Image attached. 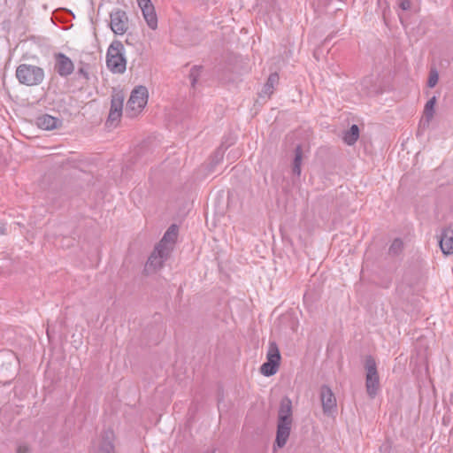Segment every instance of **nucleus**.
Listing matches in <instances>:
<instances>
[{
    "instance_id": "423d86ee",
    "label": "nucleus",
    "mask_w": 453,
    "mask_h": 453,
    "mask_svg": "<svg viewBox=\"0 0 453 453\" xmlns=\"http://www.w3.org/2000/svg\"><path fill=\"white\" fill-rule=\"evenodd\" d=\"M171 252L168 249H162L156 245L154 250L148 258L144 266V273L149 274L160 269L165 261L167 260Z\"/></svg>"
},
{
    "instance_id": "4468645a",
    "label": "nucleus",
    "mask_w": 453,
    "mask_h": 453,
    "mask_svg": "<svg viewBox=\"0 0 453 453\" xmlns=\"http://www.w3.org/2000/svg\"><path fill=\"white\" fill-rule=\"evenodd\" d=\"M113 438L114 434L111 430L104 431L96 453H115Z\"/></svg>"
},
{
    "instance_id": "412c9836",
    "label": "nucleus",
    "mask_w": 453,
    "mask_h": 453,
    "mask_svg": "<svg viewBox=\"0 0 453 453\" xmlns=\"http://www.w3.org/2000/svg\"><path fill=\"white\" fill-rule=\"evenodd\" d=\"M436 104V96H432L426 104L424 108V118L426 119V121L429 123L432 119L434 118V106Z\"/></svg>"
},
{
    "instance_id": "393cba45",
    "label": "nucleus",
    "mask_w": 453,
    "mask_h": 453,
    "mask_svg": "<svg viewBox=\"0 0 453 453\" xmlns=\"http://www.w3.org/2000/svg\"><path fill=\"white\" fill-rule=\"evenodd\" d=\"M199 73H200V67L199 66L194 65L190 69L188 77L190 79L191 86L193 88L195 87L196 83L197 82V80H198V77H199Z\"/></svg>"
},
{
    "instance_id": "4be33fe9",
    "label": "nucleus",
    "mask_w": 453,
    "mask_h": 453,
    "mask_svg": "<svg viewBox=\"0 0 453 453\" xmlns=\"http://www.w3.org/2000/svg\"><path fill=\"white\" fill-rule=\"evenodd\" d=\"M123 96L119 95L112 96L111 102V111H119L122 112L123 109Z\"/></svg>"
},
{
    "instance_id": "2eb2a0df",
    "label": "nucleus",
    "mask_w": 453,
    "mask_h": 453,
    "mask_svg": "<svg viewBox=\"0 0 453 453\" xmlns=\"http://www.w3.org/2000/svg\"><path fill=\"white\" fill-rule=\"evenodd\" d=\"M67 196L57 188H51L46 193V199L55 207H60Z\"/></svg>"
},
{
    "instance_id": "cd10ccee",
    "label": "nucleus",
    "mask_w": 453,
    "mask_h": 453,
    "mask_svg": "<svg viewBox=\"0 0 453 453\" xmlns=\"http://www.w3.org/2000/svg\"><path fill=\"white\" fill-rule=\"evenodd\" d=\"M398 6L403 11H408L411 7V3L410 0H398Z\"/></svg>"
},
{
    "instance_id": "c756f323",
    "label": "nucleus",
    "mask_w": 453,
    "mask_h": 453,
    "mask_svg": "<svg viewBox=\"0 0 453 453\" xmlns=\"http://www.w3.org/2000/svg\"><path fill=\"white\" fill-rule=\"evenodd\" d=\"M29 452H30V449L27 445H19L17 448V453H29Z\"/></svg>"
},
{
    "instance_id": "1a4fd4ad",
    "label": "nucleus",
    "mask_w": 453,
    "mask_h": 453,
    "mask_svg": "<svg viewBox=\"0 0 453 453\" xmlns=\"http://www.w3.org/2000/svg\"><path fill=\"white\" fill-rule=\"evenodd\" d=\"M55 71L61 77H67L73 73L74 65L73 61L65 54L58 52L54 55Z\"/></svg>"
},
{
    "instance_id": "2f4dec72",
    "label": "nucleus",
    "mask_w": 453,
    "mask_h": 453,
    "mask_svg": "<svg viewBox=\"0 0 453 453\" xmlns=\"http://www.w3.org/2000/svg\"><path fill=\"white\" fill-rule=\"evenodd\" d=\"M6 234L5 225L0 220V234Z\"/></svg>"
},
{
    "instance_id": "aec40b11",
    "label": "nucleus",
    "mask_w": 453,
    "mask_h": 453,
    "mask_svg": "<svg viewBox=\"0 0 453 453\" xmlns=\"http://www.w3.org/2000/svg\"><path fill=\"white\" fill-rule=\"evenodd\" d=\"M365 368L366 370L365 379L371 380V377L379 376L376 362L372 356H367L365 357Z\"/></svg>"
},
{
    "instance_id": "f8f14e48",
    "label": "nucleus",
    "mask_w": 453,
    "mask_h": 453,
    "mask_svg": "<svg viewBox=\"0 0 453 453\" xmlns=\"http://www.w3.org/2000/svg\"><path fill=\"white\" fill-rule=\"evenodd\" d=\"M178 226L175 224L171 225L164 234L163 238L157 245L162 249H168L169 251L172 252L178 237Z\"/></svg>"
},
{
    "instance_id": "c85d7f7f",
    "label": "nucleus",
    "mask_w": 453,
    "mask_h": 453,
    "mask_svg": "<svg viewBox=\"0 0 453 453\" xmlns=\"http://www.w3.org/2000/svg\"><path fill=\"white\" fill-rule=\"evenodd\" d=\"M77 73L82 76L85 80L89 79L88 73L84 67L79 68Z\"/></svg>"
},
{
    "instance_id": "0eeeda50",
    "label": "nucleus",
    "mask_w": 453,
    "mask_h": 453,
    "mask_svg": "<svg viewBox=\"0 0 453 453\" xmlns=\"http://www.w3.org/2000/svg\"><path fill=\"white\" fill-rule=\"evenodd\" d=\"M111 18V28L115 35H122L128 29V18L126 12L116 9L110 14Z\"/></svg>"
},
{
    "instance_id": "bb28decb",
    "label": "nucleus",
    "mask_w": 453,
    "mask_h": 453,
    "mask_svg": "<svg viewBox=\"0 0 453 453\" xmlns=\"http://www.w3.org/2000/svg\"><path fill=\"white\" fill-rule=\"evenodd\" d=\"M121 114L122 112L110 111L106 123L112 124L113 122L119 120Z\"/></svg>"
},
{
    "instance_id": "7c9ffc66",
    "label": "nucleus",
    "mask_w": 453,
    "mask_h": 453,
    "mask_svg": "<svg viewBox=\"0 0 453 453\" xmlns=\"http://www.w3.org/2000/svg\"><path fill=\"white\" fill-rule=\"evenodd\" d=\"M390 449H391V447H390L389 443L387 442V443L382 444L380 447V452H384V453H389L390 452Z\"/></svg>"
},
{
    "instance_id": "7ed1b4c3",
    "label": "nucleus",
    "mask_w": 453,
    "mask_h": 453,
    "mask_svg": "<svg viewBox=\"0 0 453 453\" xmlns=\"http://www.w3.org/2000/svg\"><path fill=\"white\" fill-rule=\"evenodd\" d=\"M16 78L23 85L36 86L42 82L44 71L36 65L21 64L16 69Z\"/></svg>"
},
{
    "instance_id": "a878e982",
    "label": "nucleus",
    "mask_w": 453,
    "mask_h": 453,
    "mask_svg": "<svg viewBox=\"0 0 453 453\" xmlns=\"http://www.w3.org/2000/svg\"><path fill=\"white\" fill-rule=\"evenodd\" d=\"M224 151H225V149H223V144H222L220 147L218 148V150L214 153V157L212 159L214 162V165L219 163L223 159Z\"/></svg>"
},
{
    "instance_id": "20e7f679",
    "label": "nucleus",
    "mask_w": 453,
    "mask_h": 453,
    "mask_svg": "<svg viewBox=\"0 0 453 453\" xmlns=\"http://www.w3.org/2000/svg\"><path fill=\"white\" fill-rule=\"evenodd\" d=\"M149 93L145 86H138L133 89L127 103L126 114L130 118L135 117L146 106Z\"/></svg>"
},
{
    "instance_id": "9d476101",
    "label": "nucleus",
    "mask_w": 453,
    "mask_h": 453,
    "mask_svg": "<svg viewBox=\"0 0 453 453\" xmlns=\"http://www.w3.org/2000/svg\"><path fill=\"white\" fill-rule=\"evenodd\" d=\"M138 5L142 10L143 18L148 27L153 30L157 27V17L154 5L150 0H137Z\"/></svg>"
},
{
    "instance_id": "b1692460",
    "label": "nucleus",
    "mask_w": 453,
    "mask_h": 453,
    "mask_svg": "<svg viewBox=\"0 0 453 453\" xmlns=\"http://www.w3.org/2000/svg\"><path fill=\"white\" fill-rule=\"evenodd\" d=\"M439 80V74L436 69H431L429 73V77L427 81V87L434 88Z\"/></svg>"
},
{
    "instance_id": "ddd939ff",
    "label": "nucleus",
    "mask_w": 453,
    "mask_h": 453,
    "mask_svg": "<svg viewBox=\"0 0 453 453\" xmlns=\"http://www.w3.org/2000/svg\"><path fill=\"white\" fill-rule=\"evenodd\" d=\"M36 125L43 130H53L62 126V120L49 114H43L36 119Z\"/></svg>"
},
{
    "instance_id": "39448f33",
    "label": "nucleus",
    "mask_w": 453,
    "mask_h": 453,
    "mask_svg": "<svg viewBox=\"0 0 453 453\" xmlns=\"http://www.w3.org/2000/svg\"><path fill=\"white\" fill-rule=\"evenodd\" d=\"M281 356L275 342H270L266 354V362L260 366V372L266 377L274 375L280 367Z\"/></svg>"
},
{
    "instance_id": "dca6fc26",
    "label": "nucleus",
    "mask_w": 453,
    "mask_h": 453,
    "mask_svg": "<svg viewBox=\"0 0 453 453\" xmlns=\"http://www.w3.org/2000/svg\"><path fill=\"white\" fill-rule=\"evenodd\" d=\"M279 82V75L277 73H273L269 75L266 82L265 83L259 96L270 97L273 93L274 86Z\"/></svg>"
},
{
    "instance_id": "6e6552de",
    "label": "nucleus",
    "mask_w": 453,
    "mask_h": 453,
    "mask_svg": "<svg viewBox=\"0 0 453 453\" xmlns=\"http://www.w3.org/2000/svg\"><path fill=\"white\" fill-rule=\"evenodd\" d=\"M319 396L325 415L328 416L336 411V398L332 389L327 385L321 386Z\"/></svg>"
},
{
    "instance_id": "f257e3e1",
    "label": "nucleus",
    "mask_w": 453,
    "mask_h": 453,
    "mask_svg": "<svg viewBox=\"0 0 453 453\" xmlns=\"http://www.w3.org/2000/svg\"><path fill=\"white\" fill-rule=\"evenodd\" d=\"M293 423L292 401L285 396L281 399L278 411V423L274 448H283L290 435Z\"/></svg>"
},
{
    "instance_id": "6ab92c4d",
    "label": "nucleus",
    "mask_w": 453,
    "mask_h": 453,
    "mask_svg": "<svg viewBox=\"0 0 453 453\" xmlns=\"http://www.w3.org/2000/svg\"><path fill=\"white\" fill-rule=\"evenodd\" d=\"M380 385V378L379 376L371 377V380L365 379V387L367 394L370 397L373 398L378 392Z\"/></svg>"
},
{
    "instance_id": "9b49d317",
    "label": "nucleus",
    "mask_w": 453,
    "mask_h": 453,
    "mask_svg": "<svg viewBox=\"0 0 453 453\" xmlns=\"http://www.w3.org/2000/svg\"><path fill=\"white\" fill-rule=\"evenodd\" d=\"M439 245L444 255L453 254V226H449L441 230Z\"/></svg>"
},
{
    "instance_id": "f03ea898",
    "label": "nucleus",
    "mask_w": 453,
    "mask_h": 453,
    "mask_svg": "<svg viewBox=\"0 0 453 453\" xmlns=\"http://www.w3.org/2000/svg\"><path fill=\"white\" fill-rule=\"evenodd\" d=\"M125 48L119 40H114L110 44L106 54V65L113 73H124L127 69Z\"/></svg>"
},
{
    "instance_id": "a211bd4d",
    "label": "nucleus",
    "mask_w": 453,
    "mask_h": 453,
    "mask_svg": "<svg viewBox=\"0 0 453 453\" xmlns=\"http://www.w3.org/2000/svg\"><path fill=\"white\" fill-rule=\"evenodd\" d=\"M302 159H303V149H302V146L299 144L295 149V157H294L293 165H292V173L295 175L300 176V174H301Z\"/></svg>"
},
{
    "instance_id": "5701e85b",
    "label": "nucleus",
    "mask_w": 453,
    "mask_h": 453,
    "mask_svg": "<svg viewBox=\"0 0 453 453\" xmlns=\"http://www.w3.org/2000/svg\"><path fill=\"white\" fill-rule=\"evenodd\" d=\"M403 248V242L401 239L396 238L393 241L388 249V253L393 256H397Z\"/></svg>"
},
{
    "instance_id": "f3484780",
    "label": "nucleus",
    "mask_w": 453,
    "mask_h": 453,
    "mask_svg": "<svg viewBox=\"0 0 453 453\" xmlns=\"http://www.w3.org/2000/svg\"><path fill=\"white\" fill-rule=\"evenodd\" d=\"M359 138V127L357 125L353 124L349 129L346 130L343 134V142L348 145H354Z\"/></svg>"
}]
</instances>
